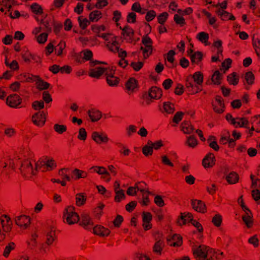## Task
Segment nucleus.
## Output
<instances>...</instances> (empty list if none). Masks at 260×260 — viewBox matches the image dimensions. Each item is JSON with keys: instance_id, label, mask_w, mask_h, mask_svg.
I'll list each match as a JSON object with an SVG mask.
<instances>
[{"instance_id": "obj_60", "label": "nucleus", "mask_w": 260, "mask_h": 260, "mask_svg": "<svg viewBox=\"0 0 260 260\" xmlns=\"http://www.w3.org/2000/svg\"><path fill=\"white\" fill-rule=\"evenodd\" d=\"M46 169L48 171H51L55 169L56 167L54 160L52 159H48L46 160Z\"/></svg>"}, {"instance_id": "obj_22", "label": "nucleus", "mask_w": 260, "mask_h": 260, "mask_svg": "<svg viewBox=\"0 0 260 260\" xmlns=\"http://www.w3.org/2000/svg\"><path fill=\"white\" fill-rule=\"evenodd\" d=\"M138 81L134 78H130L125 84V88L128 93L131 94L138 87Z\"/></svg>"}, {"instance_id": "obj_41", "label": "nucleus", "mask_w": 260, "mask_h": 260, "mask_svg": "<svg viewBox=\"0 0 260 260\" xmlns=\"http://www.w3.org/2000/svg\"><path fill=\"white\" fill-rule=\"evenodd\" d=\"M16 244L14 242L9 243L5 247L3 252V256L5 257H8L9 256L10 253L16 248Z\"/></svg>"}, {"instance_id": "obj_11", "label": "nucleus", "mask_w": 260, "mask_h": 260, "mask_svg": "<svg viewBox=\"0 0 260 260\" xmlns=\"http://www.w3.org/2000/svg\"><path fill=\"white\" fill-rule=\"evenodd\" d=\"M214 112L217 113H222L224 111V104L223 99L220 96H216L212 103Z\"/></svg>"}, {"instance_id": "obj_47", "label": "nucleus", "mask_w": 260, "mask_h": 260, "mask_svg": "<svg viewBox=\"0 0 260 260\" xmlns=\"http://www.w3.org/2000/svg\"><path fill=\"white\" fill-rule=\"evenodd\" d=\"M190 59L192 63L198 64L202 59V54L200 52H196L190 56Z\"/></svg>"}, {"instance_id": "obj_46", "label": "nucleus", "mask_w": 260, "mask_h": 260, "mask_svg": "<svg viewBox=\"0 0 260 260\" xmlns=\"http://www.w3.org/2000/svg\"><path fill=\"white\" fill-rule=\"evenodd\" d=\"M164 111L168 114H172L175 111L174 105L170 102L164 103Z\"/></svg>"}, {"instance_id": "obj_48", "label": "nucleus", "mask_w": 260, "mask_h": 260, "mask_svg": "<svg viewBox=\"0 0 260 260\" xmlns=\"http://www.w3.org/2000/svg\"><path fill=\"white\" fill-rule=\"evenodd\" d=\"M244 79L248 85H251L254 83V76L251 72H248L245 74Z\"/></svg>"}, {"instance_id": "obj_50", "label": "nucleus", "mask_w": 260, "mask_h": 260, "mask_svg": "<svg viewBox=\"0 0 260 260\" xmlns=\"http://www.w3.org/2000/svg\"><path fill=\"white\" fill-rule=\"evenodd\" d=\"M208 143H209V146L213 149L214 150L217 151L219 149V147L217 144V143L215 141V137L213 136H210L207 140Z\"/></svg>"}, {"instance_id": "obj_56", "label": "nucleus", "mask_w": 260, "mask_h": 260, "mask_svg": "<svg viewBox=\"0 0 260 260\" xmlns=\"http://www.w3.org/2000/svg\"><path fill=\"white\" fill-rule=\"evenodd\" d=\"M252 44L257 56L260 57V39L258 38L253 39Z\"/></svg>"}, {"instance_id": "obj_29", "label": "nucleus", "mask_w": 260, "mask_h": 260, "mask_svg": "<svg viewBox=\"0 0 260 260\" xmlns=\"http://www.w3.org/2000/svg\"><path fill=\"white\" fill-rule=\"evenodd\" d=\"M33 153L28 147L23 148L20 151L19 159H32Z\"/></svg>"}, {"instance_id": "obj_53", "label": "nucleus", "mask_w": 260, "mask_h": 260, "mask_svg": "<svg viewBox=\"0 0 260 260\" xmlns=\"http://www.w3.org/2000/svg\"><path fill=\"white\" fill-rule=\"evenodd\" d=\"M78 21L80 27L83 29H85L89 24L88 20L86 18H84L83 16L78 17Z\"/></svg>"}, {"instance_id": "obj_61", "label": "nucleus", "mask_w": 260, "mask_h": 260, "mask_svg": "<svg viewBox=\"0 0 260 260\" xmlns=\"http://www.w3.org/2000/svg\"><path fill=\"white\" fill-rule=\"evenodd\" d=\"M222 221V218L221 215L219 214H216L212 218V222L213 224L219 227L221 225Z\"/></svg>"}, {"instance_id": "obj_37", "label": "nucleus", "mask_w": 260, "mask_h": 260, "mask_svg": "<svg viewBox=\"0 0 260 260\" xmlns=\"http://www.w3.org/2000/svg\"><path fill=\"white\" fill-rule=\"evenodd\" d=\"M233 120V125L236 127L244 126L248 123V120L245 118H236Z\"/></svg>"}, {"instance_id": "obj_31", "label": "nucleus", "mask_w": 260, "mask_h": 260, "mask_svg": "<svg viewBox=\"0 0 260 260\" xmlns=\"http://www.w3.org/2000/svg\"><path fill=\"white\" fill-rule=\"evenodd\" d=\"M191 79H193L194 82L200 87L203 82V74L201 72H196L193 74Z\"/></svg>"}, {"instance_id": "obj_23", "label": "nucleus", "mask_w": 260, "mask_h": 260, "mask_svg": "<svg viewBox=\"0 0 260 260\" xmlns=\"http://www.w3.org/2000/svg\"><path fill=\"white\" fill-rule=\"evenodd\" d=\"M120 28L122 30V34L124 39L128 42L131 41L134 37V30L128 26H125L122 29L121 27Z\"/></svg>"}, {"instance_id": "obj_2", "label": "nucleus", "mask_w": 260, "mask_h": 260, "mask_svg": "<svg viewBox=\"0 0 260 260\" xmlns=\"http://www.w3.org/2000/svg\"><path fill=\"white\" fill-rule=\"evenodd\" d=\"M38 235L34 233L27 241V248L35 253L44 254L47 253L46 244L38 242Z\"/></svg>"}, {"instance_id": "obj_55", "label": "nucleus", "mask_w": 260, "mask_h": 260, "mask_svg": "<svg viewBox=\"0 0 260 260\" xmlns=\"http://www.w3.org/2000/svg\"><path fill=\"white\" fill-rule=\"evenodd\" d=\"M30 8L32 12L37 15L43 13V9L41 6L37 3L32 4L30 6Z\"/></svg>"}, {"instance_id": "obj_28", "label": "nucleus", "mask_w": 260, "mask_h": 260, "mask_svg": "<svg viewBox=\"0 0 260 260\" xmlns=\"http://www.w3.org/2000/svg\"><path fill=\"white\" fill-rule=\"evenodd\" d=\"M104 73V68L101 67H96L90 70L89 76L99 78Z\"/></svg>"}, {"instance_id": "obj_27", "label": "nucleus", "mask_w": 260, "mask_h": 260, "mask_svg": "<svg viewBox=\"0 0 260 260\" xmlns=\"http://www.w3.org/2000/svg\"><path fill=\"white\" fill-rule=\"evenodd\" d=\"M165 247V242L162 240H157L153 247V252L157 255H160Z\"/></svg>"}, {"instance_id": "obj_25", "label": "nucleus", "mask_w": 260, "mask_h": 260, "mask_svg": "<svg viewBox=\"0 0 260 260\" xmlns=\"http://www.w3.org/2000/svg\"><path fill=\"white\" fill-rule=\"evenodd\" d=\"M87 176V172L78 169H74L72 172V178L75 180L81 178H86Z\"/></svg>"}, {"instance_id": "obj_1", "label": "nucleus", "mask_w": 260, "mask_h": 260, "mask_svg": "<svg viewBox=\"0 0 260 260\" xmlns=\"http://www.w3.org/2000/svg\"><path fill=\"white\" fill-rule=\"evenodd\" d=\"M193 254L196 260H216L214 250L206 245H200L192 249Z\"/></svg>"}, {"instance_id": "obj_15", "label": "nucleus", "mask_w": 260, "mask_h": 260, "mask_svg": "<svg viewBox=\"0 0 260 260\" xmlns=\"http://www.w3.org/2000/svg\"><path fill=\"white\" fill-rule=\"evenodd\" d=\"M80 224L86 229H91L93 226V222L88 214L83 213L81 215Z\"/></svg>"}, {"instance_id": "obj_18", "label": "nucleus", "mask_w": 260, "mask_h": 260, "mask_svg": "<svg viewBox=\"0 0 260 260\" xmlns=\"http://www.w3.org/2000/svg\"><path fill=\"white\" fill-rule=\"evenodd\" d=\"M191 80V79L190 80L189 78L187 79L185 83L186 87L190 94L198 93L201 90V89L194 82H192Z\"/></svg>"}, {"instance_id": "obj_16", "label": "nucleus", "mask_w": 260, "mask_h": 260, "mask_svg": "<svg viewBox=\"0 0 260 260\" xmlns=\"http://www.w3.org/2000/svg\"><path fill=\"white\" fill-rule=\"evenodd\" d=\"M56 240L55 229L51 228L49 231L47 233L46 242L43 244H46L47 252L49 250V246L51 245Z\"/></svg>"}, {"instance_id": "obj_19", "label": "nucleus", "mask_w": 260, "mask_h": 260, "mask_svg": "<svg viewBox=\"0 0 260 260\" xmlns=\"http://www.w3.org/2000/svg\"><path fill=\"white\" fill-rule=\"evenodd\" d=\"M167 243L170 246H180L182 244V237L179 235L174 234L170 239H167Z\"/></svg>"}, {"instance_id": "obj_54", "label": "nucleus", "mask_w": 260, "mask_h": 260, "mask_svg": "<svg viewBox=\"0 0 260 260\" xmlns=\"http://www.w3.org/2000/svg\"><path fill=\"white\" fill-rule=\"evenodd\" d=\"M137 127L134 125H129L125 128L126 135L127 137H131L137 132Z\"/></svg>"}, {"instance_id": "obj_58", "label": "nucleus", "mask_w": 260, "mask_h": 260, "mask_svg": "<svg viewBox=\"0 0 260 260\" xmlns=\"http://www.w3.org/2000/svg\"><path fill=\"white\" fill-rule=\"evenodd\" d=\"M169 14L167 12H165L160 14L157 16V21L161 25H164L168 18Z\"/></svg>"}, {"instance_id": "obj_64", "label": "nucleus", "mask_w": 260, "mask_h": 260, "mask_svg": "<svg viewBox=\"0 0 260 260\" xmlns=\"http://www.w3.org/2000/svg\"><path fill=\"white\" fill-rule=\"evenodd\" d=\"M156 16V13L154 10L148 11L145 16V19L148 22L151 21Z\"/></svg>"}, {"instance_id": "obj_6", "label": "nucleus", "mask_w": 260, "mask_h": 260, "mask_svg": "<svg viewBox=\"0 0 260 260\" xmlns=\"http://www.w3.org/2000/svg\"><path fill=\"white\" fill-rule=\"evenodd\" d=\"M35 160L34 159H25L22 164L20 168L21 173L27 177L36 174L35 168L33 167Z\"/></svg>"}, {"instance_id": "obj_30", "label": "nucleus", "mask_w": 260, "mask_h": 260, "mask_svg": "<svg viewBox=\"0 0 260 260\" xmlns=\"http://www.w3.org/2000/svg\"><path fill=\"white\" fill-rule=\"evenodd\" d=\"M88 114L92 122L99 120L102 117L101 112L96 109L89 110L88 112Z\"/></svg>"}, {"instance_id": "obj_62", "label": "nucleus", "mask_w": 260, "mask_h": 260, "mask_svg": "<svg viewBox=\"0 0 260 260\" xmlns=\"http://www.w3.org/2000/svg\"><path fill=\"white\" fill-rule=\"evenodd\" d=\"M48 38V34L45 32L42 33L36 37L37 41L39 44H44Z\"/></svg>"}, {"instance_id": "obj_14", "label": "nucleus", "mask_w": 260, "mask_h": 260, "mask_svg": "<svg viewBox=\"0 0 260 260\" xmlns=\"http://www.w3.org/2000/svg\"><path fill=\"white\" fill-rule=\"evenodd\" d=\"M91 137L98 144L107 143L109 141L107 135L103 132H93L92 133Z\"/></svg>"}, {"instance_id": "obj_9", "label": "nucleus", "mask_w": 260, "mask_h": 260, "mask_svg": "<svg viewBox=\"0 0 260 260\" xmlns=\"http://www.w3.org/2000/svg\"><path fill=\"white\" fill-rule=\"evenodd\" d=\"M31 120L35 125L42 127L46 121L45 114L43 111L36 112L32 116Z\"/></svg>"}, {"instance_id": "obj_35", "label": "nucleus", "mask_w": 260, "mask_h": 260, "mask_svg": "<svg viewBox=\"0 0 260 260\" xmlns=\"http://www.w3.org/2000/svg\"><path fill=\"white\" fill-rule=\"evenodd\" d=\"M239 77L237 76V73L235 72H233L227 76V81H228L229 83L234 86L238 84L239 82Z\"/></svg>"}, {"instance_id": "obj_51", "label": "nucleus", "mask_w": 260, "mask_h": 260, "mask_svg": "<svg viewBox=\"0 0 260 260\" xmlns=\"http://www.w3.org/2000/svg\"><path fill=\"white\" fill-rule=\"evenodd\" d=\"M139 190H140L141 192L145 191V189L140 188V187L139 186H136L135 187H129L127 189L126 193L129 196H134Z\"/></svg>"}, {"instance_id": "obj_5", "label": "nucleus", "mask_w": 260, "mask_h": 260, "mask_svg": "<svg viewBox=\"0 0 260 260\" xmlns=\"http://www.w3.org/2000/svg\"><path fill=\"white\" fill-rule=\"evenodd\" d=\"M63 220L70 225L75 224L79 220V216L75 212L74 207L69 206L66 208L63 213Z\"/></svg>"}, {"instance_id": "obj_3", "label": "nucleus", "mask_w": 260, "mask_h": 260, "mask_svg": "<svg viewBox=\"0 0 260 260\" xmlns=\"http://www.w3.org/2000/svg\"><path fill=\"white\" fill-rule=\"evenodd\" d=\"M98 37L103 38L106 42L109 50L113 53L118 51L119 44L117 41V38L112 34L102 33Z\"/></svg>"}, {"instance_id": "obj_52", "label": "nucleus", "mask_w": 260, "mask_h": 260, "mask_svg": "<svg viewBox=\"0 0 260 260\" xmlns=\"http://www.w3.org/2000/svg\"><path fill=\"white\" fill-rule=\"evenodd\" d=\"M197 38L202 43H206L208 41L209 37L208 34L202 31L197 35Z\"/></svg>"}, {"instance_id": "obj_38", "label": "nucleus", "mask_w": 260, "mask_h": 260, "mask_svg": "<svg viewBox=\"0 0 260 260\" xmlns=\"http://www.w3.org/2000/svg\"><path fill=\"white\" fill-rule=\"evenodd\" d=\"M153 151L151 141L149 140L147 144L143 147L142 152L146 156H148L151 155L153 153Z\"/></svg>"}, {"instance_id": "obj_49", "label": "nucleus", "mask_w": 260, "mask_h": 260, "mask_svg": "<svg viewBox=\"0 0 260 260\" xmlns=\"http://www.w3.org/2000/svg\"><path fill=\"white\" fill-rule=\"evenodd\" d=\"M91 170L93 172H96L99 175H108V172L106 170V168L104 167L94 166L90 168Z\"/></svg>"}, {"instance_id": "obj_45", "label": "nucleus", "mask_w": 260, "mask_h": 260, "mask_svg": "<svg viewBox=\"0 0 260 260\" xmlns=\"http://www.w3.org/2000/svg\"><path fill=\"white\" fill-rule=\"evenodd\" d=\"M242 219L247 228H249L252 225V220L251 213H246L242 216Z\"/></svg>"}, {"instance_id": "obj_43", "label": "nucleus", "mask_w": 260, "mask_h": 260, "mask_svg": "<svg viewBox=\"0 0 260 260\" xmlns=\"http://www.w3.org/2000/svg\"><path fill=\"white\" fill-rule=\"evenodd\" d=\"M46 160H39L38 161L34 164L35 166V169L37 173L38 170H42V171H44L46 170Z\"/></svg>"}, {"instance_id": "obj_24", "label": "nucleus", "mask_w": 260, "mask_h": 260, "mask_svg": "<svg viewBox=\"0 0 260 260\" xmlns=\"http://www.w3.org/2000/svg\"><path fill=\"white\" fill-rule=\"evenodd\" d=\"M199 144V141L194 135L187 136L184 145L190 148H195Z\"/></svg>"}, {"instance_id": "obj_59", "label": "nucleus", "mask_w": 260, "mask_h": 260, "mask_svg": "<svg viewBox=\"0 0 260 260\" xmlns=\"http://www.w3.org/2000/svg\"><path fill=\"white\" fill-rule=\"evenodd\" d=\"M53 129L58 134H62L67 131V127L65 125L55 124L53 126Z\"/></svg>"}, {"instance_id": "obj_57", "label": "nucleus", "mask_w": 260, "mask_h": 260, "mask_svg": "<svg viewBox=\"0 0 260 260\" xmlns=\"http://www.w3.org/2000/svg\"><path fill=\"white\" fill-rule=\"evenodd\" d=\"M174 21L177 24L179 25L181 27L183 26L185 24L184 18L178 14L174 15Z\"/></svg>"}, {"instance_id": "obj_4", "label": "nucleus", "mask_w": 260, "mask_h": 260, "mask_svg": "<svg viewBox=\"0 0 260 260\" xmlns=\"http://www.w3.org/2000/svg\"><path fill=\"white\" fill-rule=\"evenodd\" d=\"M153 49L152 39L148 35L143 36L142 38V46L140 50L142 51L144 58L145 59L148 58L152 54Z\"/></svg>"}, {"instance_id": "obj_63", "label": "nucleus", "mask_w": 260, "mask_h": 260, "mask_svg": "<svg viewBox=\"0 0 260 260\" xmlns=\"http://www.w3.org/2000/svg\"><path fill=\"white\" fill-rule=\"evenodd\" d=\"M14 3V0H2L0 4L2 7L8 9V11H10Z\"/></svg>"}, {"instance_id": "obj_42", "label": "nucleus", "mask_w": 260, "mask_h": 260, "mask_svg": "<svg viewBox=\"0 0 260 260\" xmlns=\"http://www.w3.org/2000/svg\"><path fill=\"white\" fill-rule=\"evenodd\" d=\"M102 12L99 10H94L89 14V19L92 22H96L102 18Z\"/></svg>"}, {"instance_id": "obj_33", "label": "nucleus", "mask_w": 260, "mask_h": 260, "mask_svg": "<svg viewBox=\"0 0 260 260\" xmlns=\"http://www.w3.org/2000/svg\"><path fill=\"white\" fill-rule=\"evenodd\" d=\"M180 217L181 219L178 221L180 224H184L188 222H191V221L193 220L192 215L190 213H181Z\"/></svg>"}, {"instance_id": "obj_40", "label": "nucleus", "mask_w": 260, "mask_h": 260, "mask_svg": "<svg viewBox=\"0 0 260 260\" xmlns=\"http://www.w3.org/2000/svg\"><path fill=\"white\" fill-rule=\"evenodd\" d=\"M36 85L37 88L39 90L47 89L50 86L48 83L43 80L40 77H39L38 80H37L36 83Z\"/></svg>"}, {"instance_id": "obj_21", "label": "nucleus", "mask_w": 260, "mask_h": 260, "mask_svg": "<svg viewBox=\"0 0 260 260\" xmlns=\"http://www.w3.org/2000/svg\"><path fill=\"white\" fill-rule=\"evenodd\" d=\"M180 130L185 134H192L195 128L189 121H183L180 125Z\"/></svg>"}, {"instance_id": "obj_39", "label": "nucleus", "mask_w": 260, "mask_h": 260, "mask_svg": "<svg viewBox=\"0 0 260 260\" xmlns=\"http://www.w3.org/2000/svg\"><path fill=\"white\" fill-rule=\"evenodd\" d=\"M76 205L78 206L83 205L86 201V196L84 193H77L76 196Z\"/></svg>"}, {"instance_id": "obj_13", "label": "nucleus", "mask_w": 260, "mask_h": 260, "mask_svg": "<svg viewBox=\"0 0 260 260\" xmlns=\"http://www.w3.org/2000/svg\"><path fill=\"white\" fill-rule=\"evenodd\" d=\"M216 162L215 157L212 153H208L202 161V165L206 169L213 167Z\"/></svg>"}, {"instance_id": "obj_20", "label": "nucleus", "mask_w": 260, "mask_h": 260, "mask_svg": "<svg viewBox=\"0 0 260 260\" xmlns=\"http://www.w3.org/2000/svg\"><path fill=\"white\" fill-rule=\"evenodd\" d=\"M162 94V90L156 86H153L149 90V96L151 99L158 100Z\"/></svg>"}, {"instance_id": "obj_34", "label": "nucleus", "mask_w": 260, "mask_h": 260, "mask_svg": "<svg viewBox=\"0 0 260 260\" xmlns=\"http://www.w3.org/2000/svg\"><path fill=\"white\" fill-rule=\"evenodd\" d=\"M66 47V42L61 41L54 48L55 54L58 56H61L63 53V50Z\"/></svg>"}, {"instance_id": "obj_10", "label": "nucleus", "mask_w": 260, "mask_h": 260, "mask_svg": "<svg viewBox=\"0 0 260 260\" xmlns=\"http://www.w3.org/2000/svg\"><path fill=\"white\" fill-rule=\"evenodd\" d=\"M15 222L21 229H26L30 223V218L28 216L21 215L16 217Z\"/></svg>"}, {"instance_id": "obj_7", "label": "nucleus", "mask_w": 260, "mask_h": 260, "mask_svg": "<svg viewBox=\"0 0 260 260\" xmlns=\"http://www.w3.org/2000/svg\"><path fill=\"white\" fill-rule=\"evenodd\" d=\"M14 169V163L10 159L4 158L0 161V175L7 176L12 173Z\"/></svg>"}, {"instance_id": "obj_44", "label": "nucleus", "mask_w": 260, "mask_h": 260, "mask_svg": "<svg viewBox=\"0 0 260 260\" xmlns=\"http://www.w3.org/2000/svg\"><path fill=\"white\" fill-rule=\"evenodd\" d=\"M107 83L110 86H117L119 82V79L116 76L107 77Z\"/></svg>"}, {"instance_id": "obj_36", "label": "nucleus", "mask_w": 260, "mask_h": 260, "mask_svg": "<svg viewBox=\"0 0 260 260\" xmlns=\"http://www.w3.org/2000/svg\"><path fill=\"white\" fill-rule=\"evenodd\" d=\"M222 74L219 71H216L212 76L211 80L214 84L219 85L221 83Z\"/></svg>"}, {"instance_id": "obj_26", "label": "nucleus", "mask_w": 260, "mask_h": 260, "mask_svg": "<svg viewBox=\"0 0 260 260\" xmlns=\"http://www.w3.org/2000/svg\"><path fill=\"white\" fill-rule=\"evenodd\" d=\"M93 232L100 236H107L110 234L109 229L101 225H96L93 228Z\"/></svg>"}, {"instance_id": "obj_12", "label": "nucleus", "mask_w": 260, "mask_h": 260, "mask_svg": "<svg viewBox=\"0 0 260 260\" xmlns=\"http://www.w3.org/2000/svg\"><path fill=\"white\" fill-rule=\"evenodd\" d=\"M22 102L21 99L17 94H11L7 98V104L12 108H18Z\"/></svg>"}, {"instance_id": "obj_17", "label": "nucleus", "mask_w": 260, "mask_h": 260, "mask_svg": "<svg viewBox=\"0 0 260 260\" xmlns=\"http://www.w3.org/2000/svg\"><path fill=\"white\" fill-rule=\"evenodd\" d=\"M191 206L193 209L198 212L205 213L206 211V205L205 203L201 200H192Z\"/></svg>"}, {"instance_id": "obj_8", "label": "nucleus", "mask_w": 260, "mask_h": 260, "mask_svg": "<svg viewBox=\"0 0 260 260\" xmlns=\"http://www.w3.org/2000/svg\"><path fill=\"white\" fill-rule=\"evenodd\" d=\"M21 55L24 61L27 63H30L31 60L37 63H40L42 61V59L39 55L31 53L28 50H23Z\"/></svg>"}, {"instance_id": "obj_32", "label": "nucleus", "mask_w": 260, "mask_h": 260, "mask_svg": "<svg viewBox=\"0 0 260 260\" xmlns=\"http://www.w3.org/2000/svg\"><path fill=\"white\" fill-rule=\"evenodd\" d=\"M226 180L229 184H235L239 180V175L236 172H232L226 176Z\"/></svg>"}]
</instances>
